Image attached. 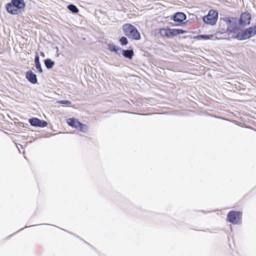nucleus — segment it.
Instances as JSON below:
<instances>
[{
	"label": "nucleus",
	"instance_id": "f257e3e1",
	"mask_svg": "<svg viewBox=\"0 0 256 256\" xmlns=\"http://www.w3.org/2000/svg\"><path fill=\"white\" fill-rule=\"evenodd\" d=\"M26 4L24 0H10L6 4V12L12 15H18L24 11Z\"/></svg>",
	"mask_w": 256,
	"mask_h": 256
},
{
	"label": "nucleus",
	"instance_id": "f03ea898",
	"mask_svg": "<svg viewBox=\"0 0 256 256\" xmlns=\"http://www.w3.org/2000/svg\"><path fill=\"white\" fill-rule=\"evenodd\" d=\"M220 20L224 22L227 25L226 31L230 34H236V32L242 28L241 26H239L238 18L235 16H226L220 18Z\"/></svg>",
	"mask_w": 256,
	"mask_h": 256
},
{
	"label": "nucleus",
	"instance_id": "7ed1b4c3",
	"mask_svg": "<svg viewBox=\"0 0 256 256\" xmlns=\"http://www.w3.org/2000/svg\"><path fill=\"white\" fill-rule=\"evenodd\" d=\"M256 35V32L253 26L243 28L238 30L236 34H232V38L240 41L250 39Z\"/></svg>",
	"mask_w": 256,
	"mask_h": 256
},
{
	"label": "nucleus",
	"instance_id": "20e7f679",
	"mask_svg": "<svg viewBox=\"0 0 256 256\" xmlns=\"http://www.w3.org/2000/svg\"><path fill=\"white\" fill-rule=\"evenodd\" d=\"M124 34L129 38L138 40H140L141 36L138 29L131 24H125L122 26Z\"/></svg>",
	"mask_w": 256,
	"mask_h": 256
},
{
	"label": "nucleus",
	"instance_id": "39448f33",
	"mask_svg": "<svg viewBox=\"0 0 256 256\" xmlns=\"http://www.w3.org/2000/svg\"><path fill=\"white\" fill-rule=\"evenodd\" d=\"M186 19V15L183 12H178L174 13L170 17V20L174 22H169L170 26H182L183 22Z\"/></svg>",
	"mask_w": 256,
	"mask_h": 256
},
{
	"label": "nucleus",
	"instance_id": "423d86ee",
	"mask_svg": "<svg viewBox=\"0 0 256 256\" xmlns=\"http://www.w3.org/2000/svg\"><path fill=\"white\" fill-rule=\"evenodd\" d=\"M218 19V12L215 10H210L208 14L202 16L203 22L211 26L214 25Z\"/></svg>",
	"mask_w": 256,
	"mask_h": 256
},
{
	"label": "nucleus",
	"instance_id": "0eeeda50",
	"mask_svg": "<svg viewBox=\"0 0 256 256\" xmlns=\"http://www.w3.org/2000/svg\"><path fill=\"white\" fill-rule=\"evenodd\" d=\"M242 216L240 212L231 210L227 214V220L234 224H237L241 220Z\"/></svg>",
	"mask_w": 256,
	"mask_h": 256
},
{
	"label": "nucleus",
	"instance_id": "6e6552de",
	"mask_svg": "<svg viewBox=\"0 0 256 256\" xmlns=\"http://www.w3.org/2000/svg\"><path fill=\"white\" fill-rule=\"evenodd\" d=\"M252 20V15L248 12H242L238 18V21L240 26L242 28H246V26L250 24Z\"/></svg>",
	"mask_w": 256,
	"mask_h": 256
},
{
	"label": "nucleus",
	"instance_id": "1a4fd4ad",
	"mask_svg": "<svg viewBox=\"0 0 256 256\" xmlns=\"http://www.w3.org/2000/svg\"><path fill=\"white\" fill-rule=\"evenodd\" d=\"M30 124L34 127L45 128L48 126V123L46 121L40 120L37 118H32L28 119Z\"/></svg>",
	"mask_w": 256,
	"mask_h": 256
},
{
	"label": "nucleus",
	"instance_id": "9d476101",
	"mask_svg": "<svg viewBox=\"0 0 256 256\" xmlns=\"http://www.w3.org/2000/svg\"><path fill=\"white\" fill-rule=\"evenodd\" d=\"M26 78L32 84H36L38 82L36 75L30 70L26 72Z\"/></svg>",
	"mask_w": 256,
	"mask_h": 256
},
{
	"label": "nucleus",
	"instance_id": "9b49d317",
	"mask_svg": "<svg viewBox=\"0 0 256 256\" xmlns=\"http://www.w3.org/2000/svg\"><path fill=\"white\" fill-rule=\"evenodd\" d=\"M186 33V31L180 28H168L169 38Z\"/></svg>",
	"mask_w": 256,
	"mask_h": 256
},
{
	"label": "nucleus",
	"instance_id": "f8f14e48",
	"mask_svg": "<svg viewBox=\"0 0 256 256\" xmlns=\"http://www.w3.org/2000/svg\"><path fill=\"white\" fill-rule=\"evenodd\" d=\"M66 122L69 126L76 129L80 122L76 118H68L67 119Z\"/></svg>",
	"mask_w": 256,
	"mask_h": 256
},
{
	"label": "nucleus",
	"instance_id": "ddd939ff",
	"mask_svg": "<svg viewBox=\"0 0 256 256\" xmlns=\"http://www.w3.org/2000/svg\"><path fill=\"white\" fill-rule=\"evenodd\" d=\"M230 34V33L226 32V30L224 32H218L214 35L216 39H226L230 40V38H226L227 36H229Z\"/></svg>",
	"mask_w": 256,
	"mask_h": 256
},
{
	"label": "nucleus",
	"instance_id": "4468645a",
	"mask_svg": "<svg viewBox=\"0 0 256 256\" xmlns=\"http://www.w3.org/2000/svg\"><path fill=\"white\" fill-rule=\"evenodd\" d=\"M122 55L125 58L132 60L134 56V52L132 49L124 50Z\"/></svg>",
	"mask_w": 256,
	"mask_h": 256
},
{
	"label": "nucleus",
	"instance_id": "2eb2a0df",
	"mask_svg": "<svg viewBox=\"0 0 256 256\" xmlns=\"http://www.w3.org/2000/svg\"><path fill=\"white\" fill-rule=\"evenodd\" d=\"M34 62H35V66L38 71L40 73L42 72V65L40 61V57L38 54H36L34 58Z\"/></svg>",
	"mask_w": 256,
	"mask_h": 256
},
{
	"label": "nucleus",
	"instance_id": "dca6fc26",
	"mask_svg": "<svg viewBox=\"0 0 256 256\" xmlns=\"http://www.w3.org/2000/svg\"><path fill=\"white\" fill-rule=\"evenodd\" d=\"M44 64L47 69H51L54 65V62L50 58H46L44 60Z\"/></svg>",
	"mask_w": 256,
	"mask_h": 256
},
{
	"label": "nucleus",
	"instance_id": "f3484780",
	"mask_svg": "<svg viewBox=\"0 0 256 256\" xmlns=\"http://www.w3.org/2000/svg\"><path fill=\"white\" fill-rule=\"evenodd\" d=\"M214 36V34H198L195 36L197 40H208L212 39Z\"/></svg>",
	"mask_w": 256,
	"mask_h": 256
},
{
	"label": "nucleus",
	"instance_id": "a211bd4d",
	"mask_svg": "<svg viewBox=\"0 0 256 256\" xmlns=\"http://www.w3.org/2000/svg\"><path fill=\"white\" fill-rule=\"evenodd\" d=\"M68 9L73 14H77L78 12V9L77 6L73 4H68L67 6Z\"/></svg>",
	"mask_w": 256,
	"mask_h": 256
},
{
	"label": "nucleus",
	"instance_id": "6ab92c4d",
	"mask_svg": "<svg viewBox=\"0 0 256 256\" xmlns=\"http://www.w3.org/2000/svg\"><path fill=\"white\" fill-rule=\"evenodd\" d=\"M159 34L162 36H166L169 38L168 28H160L159 30Z\"/></svg>",
	"mask_w": 256,
	"mask_h": 256
},
{
	"label": "nucleus",
	"instance_id": "aec40b11",
	"mask_svg": "<svg viewBox=\"0 0 256 256\" xmlns=\"http://www.w3.org/2000/svg\"><path fill=\"white\" fill-rule=\"evenodd\" d=\"M107 46H108V49L111 52H115L116 51L118 50V46L114 44H110V43L108 44Z\"/></svg>",
	"mask_w": 256,
	"mask_h": 256
},
{
	"label": "nucleus",
	"instance_id": "412c9836",
	"mask_svg": "<svg viewBox=\"0 0 256 256\" xmlns=\"http://www.w3.org/2000/svg\"><path fill=\"white\" fill-rule=\"evenodd\" d=\"M118 41H119V42L120 44V45L122 46H126L128 43V40L126 38V36H122L120 37L119 38Z\"/></svg>",
	"mask_w": 256,
	"mask_h": 256
},
{
	"label": "nucleus",
	"instance_id": "4be33fe9",
	"mask_svg": "<svg viewBox=\"0 0 256 256\" xmlns=\"http://www.w3.org/2000/svg\"><path fill=\"white\" fill-rule=\"evenodd\" d=\"M77 130H79L81 132H85L87 130V126L86 124L80 122V124H78Z\"/></svg>",
	"mask_w": 256,
	"mask_h": 256
},
{
	"label": "nucleus",
	"instance_id": "5701e85b",
	"mask_svg": "<svg viewBox=\"0 0 256 256\" xmlns=\"http://www.w3.org/2000/svg\"><path fill=\"white\" fill-rule=\"evenodd\" d=\"M118 50L116 51L115 53L120 56V54L122 55V53L123 52V51L124 49H122V48H121L120 46H118Z\"/></svg>",
	"mask_w": 256,
	"mask_h": 256
},
{
	"label": "nucleus",
	"instance_id": "b1692460",
	"mask_svg": "<svg viewBox=\"0 0 256 256\" xmlns=\"http://www.w3.org/2000/svg\"><path fill=\"white\" fill-rule=\"evenodd\" d=\"M60 103L62 104L70 105L71 104V102L68 100H62L60 102Z\"/></svg>",
	"mask_w": 256,
	"mask_h": 256
},
{
	"label": "nucleus",
	"instance_id": "393cba45",
	"mask_svg": "<svg viewBox=\"0 0 256 256\" xmlns=\"http://www.w3.org/2000/svg\"><path fill=\"white\" fill-rule=\"evenodd\" d=\"M43 224H34V225L30 226L29 227L36 226H40V225H43Z\"/></svg>",
	"mask_w": 256,
	"mask_h": 256
},
{
	"label": "nucleus",
	"instance_id": "a878e982",
	"mask_svg": "<svg viewBox=\"0 0 256 256\" xmlns=\"http://www.w3.org/2000/svg\"><path fill=\"white\" fill-rule=\"evenodd\" d=\"M253 26L254 28V30L256 32V24H254V26Z\"/></svg>",
	"mask_w": 256,
	"mask_h": 256
},
{
	"label": "nucleus",
	"instance_id": "bb28decb",
	"mask_svg": "<svg viewBox=\"0 0 256 256\" xmlns=\"http://www.w3.org/2000/svg\"><path fill=\"white\" fill-rule=\"evenodd\" d=\"M24 228H22L21 229H20L19 230H23Z\"/></svg>",
	"mask_w": 256,
	"mask_h": 256
}]
</instances>
